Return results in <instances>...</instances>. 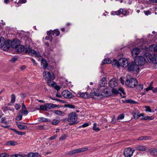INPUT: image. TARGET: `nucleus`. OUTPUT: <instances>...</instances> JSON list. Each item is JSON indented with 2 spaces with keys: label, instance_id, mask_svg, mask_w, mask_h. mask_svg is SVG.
<instances>
[{
  "label": "nucleus",
  "instance_id": "nucleus-61",
  "mask_svg": "<svg viewBox=\"0 0 157 157\" xmlns=\"http://www.w3.org/2000/svg\"><path fill=\"white\" fill-rule=\"evenodd\" d=\"M56 137V136H53L50 137L49 138H48V140L49 141H50V140H54Z\"/></svg>",
  "mask_w": 157,
  "mask_h": 157
},
{
  "label": "nucleus",
  "instance_id": "nucleus-43",
  "mask_svg": "<svg viewBox=\"0 0 157 157\" xmlns=\"http://www.w3.org/2000/svg\"><path fill=\"white\" fill-rule=\"evenodd\" d=\"M40 109L43 110H47V106H46V104H44V105H40Z\"/></svg>",
  "mask_w": 157,
  "mask_h": 157
},
{
  "label": "nucleus",
  "instance_id": "nucleus-1",
  "mask_svg": "<svg viewBox=\"0 0 157 157\" xmlns=\"http://www.w3.org/2000/svg\"><path fill=\"white\" fill-rule=\"evenodd\" d=\"M78 116L75 112L70 113L68 115L67 121L70 125H73L77 123Z\"/></svg>",
  "mask_w": 157,
  "mask_h": 157
},
{
  "label": "nucleus",
  "instance_id": "nucleus-47",
  "mask_svg": "<svg viewBox=\"0 0 157 157\" xmlns=\"http://www.w3.org/2000/svg\"><path fill=\"white\" fill-rule=\"evenodd\" d=\"M67 136L68 135L67 134L63 135L59 138V140L61 141L63 140L67 137Z\"/></svg>",
  "mask_w": 157,
  "mask_h": 157
},
{
  "label": "nucleus",
  "instance_id": "nucleus-8",
  "mask_svg": "<svg viewBox=\"0 0 157 157\" xmlns=\"http://www.w3.org/2000/svg\"><path fill=\"white\" fill-rule=\"evenodd\" d=\"M145 58L140 56H138L134 60V61L136 64L139 66H142L145 63Z\"/></svg>",
  "mask_w": 157,
  "mask_h": 157
},
{
  "label": "nucleus",
  "instance_id": "nucleus-40",
  "mask_svg": "<svg viewBox=\"0 0 157 157\" xmlns=\"http://www.w3.org/2000/svg\"><path fill=\"white\" fill-rule=\"evenodd\" d=\"M11 103H14L15 101L16 96L14 94H12L11 97Z\"/></svg>",
  "mask_w": 157,
  "mask_h": 157
},
{
  "label": "nucleus",
  "instance_id": "nucleus-13",
  "mask_svg": "<svg viewBox=\"0 0 157 157\" xmlns=\"http://www.w3.org/2000/svg\"><path fill=\"white\" fill-rule=\"evenodd\" d=\"M62 95L66 98H71L73 97V95L67 90H65L62 92Z\"/></svg>",
  "mask_w": 157,
  "mask_h": 157
},
{
  "label": "nucleus",
  "instance_id": "nucleus-4",
  "mask_svg": "<svg viewBox=\"0 0 157 157\" xmlns=\"http://www.w3.org/2000/svg\"><path fill=\"white\" fill-rule=\"evenodd\" d=\"M25 52L29 53L31 56H34L35 57L38 58L41 57L39 52L35 51L33 49H30L29 48H26L25 49Z\"/></svg>",
  "mask_w": 157,
  "mask_h": 157
},
{
  "label": "nucleus",
  "instance_id": "nucleus-51",
  "mask_svg": "<svg viewBox=\"0 0 157 157\" xmlns=\"http://www.w3.org/2000/svg\"><path fill=\"white\" fill-rule=\"evenodd\" d=\"M48 36H46L45 38L46 40H49L50 41L52 40V37L50 35H48Z\"/></svg>",
  "mask_w": 157,
  "mask_h": 157
},
{
  "label": "nucleus",
  "instance_id": "nucleus-36",
  "mask_svg": "<svg viewBox=\"0 0 157 157\" xmlns=\"http://www.w3.org/2000/svg\"><path fill=\"white\" fill-rule=\"evenodd\" d=\"M4 38L0 36V47H3L5 45Z\"/></svg>",
  "mask_w": 157,
  "mask_h": 157
},
{
  "label": "nucleus",
  "instance_id": "nucleus-19",
  "mask_svg": "<svg viewBox=\"0 0 157 157\" xmlns=\"http://www.w3.org/2000/svg\"><path fill=\"white\" fill-rule=\"evenodd\" d=\"M140 52V49L137 48H133L132 51V53L133 56H137Z\"/></svg>",
  "mask_w": 157,
  "mask_h": 157
},
{
  "label": "nucleus",
  "instance_id": "nucleus-18",
  "mask_svg": "<svg viewBox=\"0 0 157 157\" xmlns=\"http://www.w3.org/2000/svg\"><path fill=\"white\" fill-rule=\"evenodd\" d=\"M120 63H121V66L123 67H127L128 61L125 59H119Z\"/></svg>",
  "mask_w": 157,
  "mask_h": 157
},
{
  "label": "nucleus",
  "instance_id": "nucleus-9",
  "mask_svg": "<svg viewBox=\"0 0 157 157\" xmlns=\"http://www.w3.org/2000/svg\"><path fill=\"white\" fill-rule=\"evenodd\" d=\"M134 151L133 149L130 148H125L124 152V154L125 157H131L132 156Z\"/></svg>",
  "mask_w": 157,
  "mask_h": 157
},
{
  "label": "nucleus",
  "instance_id": "nucleus-64",
  "mask_svg": "<svg viewBox=\"0 0 157 157\" xmlns=\"http://www.w3.org/2000/svg\"><path fill=\"white\" fill-rule=\"evenodd\" d=\"M121 101L123 103H128V102H130V101L129 100H122Z\"/></svg>",
  "mask_w": 157,
  "mask_h": 157
},
{
  "label": "nucleus",
  "instance_id": "nucleus-7",
  "mask_svg": "<svg viewBox=\"0 0 157 157\" xmlns=\"http://www.w3.org/2000/svg\"><path fill=\"white\" fill-rule=\"evenodd\" d=\"M145 58L146 61L147 60L149 62H152L154 63H157V59L154 55H151L150 53L146 54Z\"/></svg>",
  "mask_w": 157,
  "mask_h": 157
},
{
  "label": "nucleus",
  "instance_id": "nucleus-23",
  "mask_svg": "<svg viewBox=\"0 0 157 157\" xmlns=\"http://www.w3.org/2000/svg\"><path fill=\"white\" fill-rule=\"evenodd\" d=\"M39 154L38 153L29 152L27 155L28 157H38Z\"/></svg>",
  "mask_w": 157,
  "mask_h": 157
},
{
  "label": "nucleus",
  "instance_id": "nucleus-53",
  "mask_svg": "<svg viewBox=\"0 0 157 157\" xmlns=\"http://www.w3.org/2000/svg\"><path fill=\"white\" fill-rule=\"evenodd\" d=\"M153 88V87L151 86V85H150L148 86L147 88L145 89V90L147 91H148L149 90H151Z\"/></svg>",
  "mask_w": 157,
  "mask_h": 157
},
{
  "label": "nucleus",
  "instance_id": "nucleus-49",
  "mask_svg": "<svg viewBox=\"0 0 157 157\" xmlns=\"http://www.w3.org/2000/svg\"><path fill=\"white\" fill-rule=\"evenodd\" d=\"M124 114L122 113L117 118V120H120L121 119H122L124 118Z\"/></svg>",
  "mask_w": 157,
  "mask_h": 157
},
{
  "label": "nucleus",
  "instance_id": "nucleus-60",
  "mask_svg": "<svg viewBox=\"0 0 157 157\" xmlns=\"http://www.w3.org/2000/svg\"><path fill=\"white\" fill-rule=\"evenodd\" d=\"M144 12L145 14L147 15H148L151 13V12L149 10L147 11H144Z\"/></svg>",
  "mask_w": 157,
  "mask_h": 157
},
{
  "label": "nucleus",
  "instance_id": "nucleus-38",
  "mask_svg": "<svg viewBox=\"0 0 157 157\" xmlns=\"http://www.w3.org/2000/svg\"><path fill=\"white\" fill-rule=\"evenodd\" d=\"M53 80H47L48 85L51 87H53L56 84V83L54 82H52Z\"/></svg>",
  "mask_w": 157,
  "mask_h": 157
},
{
  "label": "nucleus",
  "instance_id": "nucleus-48",
  "mask_svg": "<svg viewBox=\"0 0 157 157\" xmlns=\"http://www.w3.org/2000/svg\"><path fill=\"white\" fill-rule=\"evenodd\" d=\"M112 93L114 94H119V92L118 90L115 89L114 88H113V89L112 90Z\"/></svg>",
  "mask_w": 157,
  "mask_h": 157
},
{
  "label": "nucleus",
  "instance_id": "nucleus-56",
  "mask_svg": "<svg viewBox=\"0 0 157 157\" xmlns=\"http://www.w3.org/2000/svg\"><path fill=\"white\" fill-rule=\"evenodd\" d=\"M89 125V124L88 123H86L83 124L81 126H79V128L83 127L85 128L87 127Z\"/></svg>",
  "mask_w": 157,
  "mask_h": 157
},
{
  "label": "nucleus",
  "instance_id": "nucleus-24",
  "mask_svg": "<svg viewBox=\"0 0 157 157\" xmlns=\"http://www.w3.org/2000/svg\"><path fill=\"white\" fill-rule=\"evenodd\" d=\"M16 50L18 52H21L24 50L25 47L23 45L20 44L17 47V48H16Z\"/></svg>",
  "mask_w": 157,
  "mask_h": 157
},
{
  "label": "nucleus",
  "instance_id": "nucleus-32",
  "mask_svg": "<svg viewBox=\"0 0 157 157\" xmlns=\"http://www.w3.org/2000/svg\"><path fill=\"white\" fill-rule=\"evenodd\" d=\"M47 109H52L55 107V105L52 103H46Z\"/></svg>",
  "mask_w": 157,
  "mask_h": 157
},
{
  "label": "nucleus",
  "instance_id": "nucleus-30",
  "mask_svg": "<svg viewBox=\"0 0 157 157\" xmlns=\"http://www.w3.org/2000/svg\"><path fill=\"white\" fill-rule=\"evenodd\" d=\"M60 122V120L59 118H56L54 119L52 122V124L54 125H57Z\"/></svg>",
  "mask_w": 157,
  "mask_h": 157
},
{
  "label": "nucleus",
  "instance_id": "nucleus-20",
  "mask_svg": "<svg viewBox=\"0 0 157 157\" xmlns=\"http://www.w3.org/2000/svg\"><path fill=\"white\" fill-rule=\"evenodd\" d=\"M111 63L113 66H117V68H118L121 66V63L120 64V61H117L115 59H113Z\"/></svg>",
  "mask_w": 157,
  "mask_h": 157
},
{
  "label": "nucleus",
  "instance_id": "nucleus-27",
  "mask_svg": "<svg viewBox=\"0 0 157 157\" xmlns=\"http://www.w3.org/2000/svg\"><path fill=\"white\" fill-rule=\"evenodd\" d=\"M149 49L151 51L157 52V45H150L149 46Z\"/></svg>",
  "mask_w": 157,
  "mask_h": 157
},
{
  "label": "nucleus",
  "instance_id": "nucleus-6",
  "mask_svg": "<svg viewBox=\"0 0 157 157\" xmlns=\"http://www.w3.org/2000/svg\"><path fill=\"white\" fill-rule=\"evenodd\" d=\"M43 75L46 80H53L55 78V75L53 73L47 71H45L44 72Z\"/></svg>",
  "mask_w": 157,
  "mask_h": 157
},
{
  "label": "nucleus",
  "instance_id": "nucleus-44",
  "mask_svg": "<svg viewBox=\"0 0 157 157\" xmlns=\"http://www.w3.org/2000/svg\"><path fill=\"white\" fill-rule=\"evenodd\" d=\"M97 124L94 123L93 124V129L96 132L98 131V128L97 127Z\"/></svg>",
  "mask_w": 157,
  "mask_h": 157
},
{
  "label": "nucleus",
  "instance_id": "nucleus-55",
  "mask_svg": "<svg viewBox=\"0 0 157 157\" xmlns=\"http://www.w3.org/2000/svg\"><path fill=\"white\" fill-rule=\"evenodd\" d=\"M22 118V115H19L18 116H17L16 117V120L17 121H20L21 120Z\"/></svg>",
  "mask_w": 157,
  "mask_h": 157
},
{
  "label": "nucleus",
  "instance_id": "nucleus-45",
  "mask_svg": "<svg viewBox=\"0 0 157 157\" xmlns=\"http://www.w3.org/2000/svg\"><path fill=\"white\" fill-rule=\"evenodd\" d=\"M149 137H147V136H142L140 137L138 139V140H147L149 139Z\"/></svg>",
  "mask_w": 157,
  "mask_h": 157
},
{
  "label": "nucleus",
  "instance_id": "nucleus-2",
  "mask_svg": "<svg viewBox=\"0 0 157 157\" xmlns=\"http://www.w3.org/2000/svg\"><path fill=\"white\" fill-rule=\"evenodd\" d=\"M127 67L128 70L132 73L138 72L139 71V67L135 61L128 63L127 64Z\"/></svg>",
  "mask_w": 157,
  "mask_h": 157
},
{
  "label": "nucleus",
  "instance_id": "nucleus-37",
  "mask_svg": "<svg viewBox=\"0 0 157 157\" xmlns=\"http://www.w3.org/2000/svg\"><path fill=\"white\" fill-rule=\"evenodd\" d=\"M38 121L40 122H49L50 120H48V119L47 118L43 117H40L38 118Z\"/></svg>",
  "mask_w": 157,
  "mask_h": 157
},
{
  "label": "nucleus",
  "instance_id": "nucleus-33",
  "mask_svg": "<svg viewBox=\"0 0 157 157\" xmlns=\"http://www.w3.org/2000/svg\"><path fill=\"white\" fill-rule=\"evenodd\" d=\"M111 63V60L109 58L105 59L102 62V65L103 64H109Z\"/></svg>",
  "mask_w": 157,
  "mask_h": 157
},
{
  "label": "nucleus",
  "instance_id": "nucleus-52",
  "mask_svg": "<svg viewBox=\"0 0 157 157\" xmlns=\"http://www.w3.org/2000/svg\"><path fill=\"white\" fill-rule=\"evenodd\" d=\"M145 108L146 109L145 111H148L150 112H151V109L150 107L149 106H146Z\"/></svg>",
  "mask_w": 157,
  "mask_h": 157
},
{
  "label": "nucleus",
  "instance_id": "nucleus-63",
  "mask_svg": "<svg viewBox=\"0 0 157 157\" xmlns=\"http://www.w3.org/2000/svg\"><path fill=\"white\" fill-rule=\"evenodd\" d=\"M55 88L57 90V91H58L60 89V87L57 85L55 86Z\"/></svg>",
  "mask_w": 157,
  "mask_h": 157
},
{
  "label": "nucleus",
  "instance_id": "nucleus-58",
  "mask_svg": "<svg viewBox=\"0 0 157 157\" xmlns=\"http://www.w3.org/2000/svg\"><path fill=\"white\" fill-rule=\"evenodd\" d=\"M44 128V126L43 125H39L37 127V129L40 130H41Z\"/></svg>",
  "mask_w": 157,
  "mask_h": 157
},
{
  "label": "nucleus",
  "instance_id": "nucleus-34",
  "mask_svg": "<svg viewBox=\"0 0 157 157\" xmlns=\"http://www.w3.org/2000/svg\"><path fill=\"white\" fill-rule=\"evenodd\" d=\"M154 117L153 116H146L145 117L141 118V119L142 120H153L154 119Z\"/></svg>",
  "mask_w": 157,
  "mask_h": 157
},
{
  "label": "nucleus",
  "instance_id": "nucleus-17",
  "mask_svg": "<svg viewBox=\"0 0 157 157\" xmlns=\"http://www.w3.org/2000/svg\"><path fill=\"white\" fill-rule=\"evenodd\" d=\"M79 96L85 99L89 98L91 97H90V94H88L87 92H86L84 93H80L78 94Z\"/></svg>",
  "mask_w": 157,
  "mask_h": 157
},
{
  "label": "nucleus",
  "instance_id": "nucleus-22",
  "mask_svg": "<svg viewBox=\"0 0 157 157\" xmlns=\"http://www.w3.org/2000/svg\"><path fill=\"white\" fill-rule=\"evenodd\" d=\"M41 65L44 69L46 68L48 66L47 61L43 59L41 60Z\"/></svg>",
  "mask_w": 157,
  "mask_h": 157
},
{
  "label": "nucleus",
  "instance_id": "nucleus-12",
  "mask_svg": "<svg viewBox=\"0 0 157 157\" xmlns=\"http://www.w3.org/2000/svg\"><path fill=\"white\" fill-rule=\"evenodd\" d=\"M114 13L115 14L117 15H120L121 14H123L124 16L128 15L126 10L124 8L120 9L118 11H115L114 12Z\"/></svg>",
  "mask_w": 157,
  "mask_h": 157
},
{
  "label": "nucleus",
  "instance_id": "nucleus-3",
  "mask_svg": "<svg viewBox=\"0 0 157 157\" xmlns=\"http://www.w3.org/2000/svg\"><path fill=\"white\" fill-rule=\"evenodd\" d=\"M137 83V81L136 79L133 78L128 79L125 82V84L127 86L132 88L136 87Z\"/></svg>",
  "mask_w": 157,
  "mask_h": 157
},
{
  "label": "nucleus",
  "instance_id": "nucleus-5",
  "mask_svg": "<svg viewBox=\"0 0 157 157\" xmlns=\"http://www.w3.org/2000/svg\"><path fill=\"white\" fill-rule=\"evenodd\" d=\"M99 93V97L101 98L103 97L110 96L111 95V91L110 89L106 88L104 90H101Z\"/></svg>",
  "mask_w": 157,
  "mask_h": 157
},
{
  "label": "nucleus",
  "instance_id": "nucleus-57",
  "mask_svg": "<svg viewBox=\"0 0 157 157\" xmlns=\"http://www.w3.org/2000/svg\"><path fill=\"white\" fill-rule=\"evenodd\" d=\"M20 108V105L19 104H16L15 106V108L17 110H19Z\"/></svg>",
  "mask_w": 157,
  "mask_h": 157
},
{
  "label": "nucleus",
  "instance_id": "nucleus-21",
  "mask_svg": "<svg viewBox=\"0 0 157 157\" xmlns=\"http://www.w3.org/2000/svg\"><path fill=\"white\" fill-rule=\"evenodd\" d=\"M149 153L152 155H157V149L155 148H151L148 151Z\"/></svg>",
  "mask_w": 157,
  "mask_h": 157
},
{
  "label": "nucleus",
  "instance_id": "nucleus-42",
  "mask_svg": "<svg viewBox=\"0 0 157 157\" xmlns=\"http://www.w3.org/2000/svg\"><path fill=\"white\" fill-rule=\"evenodd\" d=\"M65 106L66 107L70 109H74L75 108V106L72 104H67L65 105Z\"/></svg>",
  "mask_w": 157,
  "mask_h": 157
},
{
  "label": "nucleus",
  "instance_id": "nucleus-35",
  "mask_svg": "<svg viewBox=\"0 0 157 157\" xmlns=\"http://www.w3.org/2000/svg\"><path fill=\"white\" fill-rule=\"evenodd\" d=\"M138 150L141 151H145L146 149V147L144 146H139L137 148Z\"/></svg>",
  "mask_w": 157,
  "mask_h": 157
},
{
  "label": "nucleus",
  "instance_id": "nucleus-29",
  "mask_svg": "<svg viewBox=\"0 0 157 157\" xmlns=\"http://www.w3.org/2000/svg\"><path fill=\"white\" fill-rule=\"evenodd\" d=\"M132 113L134 119L137 120L140 117L139 113H136L133 111L132 112Z\"/></svg>",
  "mask_w": 157,
  "mask_h": 157
},
{
  "label": "nucleus",
  "instance_id": "nucleus-10",
  "mask_svg": "<svg viewBox=\"0 0 157 157\" xmlns=\"http://www.w3.org/2000/svg\"><path fill=\"white\" fill-rule=\"evenodd\" d=\"M88 149V148L85 147L73 150L68 152V154L69 155H71L75 153L83 152L87 150Z\"/></svg>",
  "mask_w": 157,
  "mask_h": 157
},
{
  "label": "nucleus",
  "instance_id": "nucleus-26",
  "mask_svg": "<svg viewBox=\"0 0 157 157\" xmlns=\"http://www.w3.org/2000/svg\"><path fill=\"white\" fill-rule=\"evenodd\" d=\"M17 142L14 141H10L7 142L6 144L8 146H15L17 144Z\"/></svg>",
  "mask_w": 157,
  "mask_h": 157
},
{
  "label": "nucleus",
  "instance_id": "nucleus-31",
  "mask_svg": "<svg viewBox=\"0 0 157 157\" xmlns=\"http://www.w3.org/2000/svg\"><path fill=\"white\" fill-rule=\"evenodd\" d=\"M27 155L26 154H14L12 155V157H26Z\"/></svg>",
  "mask_w": 157,
  "mask_h": 157
},
{
  "label": "nucleus",
  "instance_id": "nucleus-41",
  "mask_svg": "<svg viewBox=\"0 0 157 157\" xmlns=\"http://www.w3.org/2000/svg\"><path fill=\"white\" fill-rule=\"evenodd\" d=\"M136 86V89L139 90H141L143 88V86L142 84H137Z\"/></svg>",
  "mask_w": 157,
  "mask_h": 157
},
{
  "label": "nucleus",
  "instance_id": "nucleus-25",
  "mask_svg": "<svg viewBox=\"0 0 157 157\" xmlns=\"http://www.w3.org/2000/svg\"><path fill=\"white\" fill-rule=\"evenodd\" d=\"M16 124L17 127L20 129H26L27 128V127L26 125L19 124L17 122L16 123Z\"/></svg>",
  "mask_w": 157,
  "mask_h": 157
},
{
  "label": "nucleus",
  "instance_id": "nucleus-62",
  "mask_svg": "<svg viewBox=\"0 0 157 157\" xmlns=\"http://www.w3.org/2000/svg\"><path fill=\"white\" fill-rule=\"evenodd\" d=\"M17 60V59L15 58H12L10 60L12 62H15Z\"/></svg>",
  "mask_w": 157,
  "mask_h": 157
},
{
  "label": "nucleus",
  "instance_id": "nucleus-28",
  "mask_svg": "<svg viewBox=\"0 0 157 157\" xmlns=\"http://www.w3.org/2000/svg\"><path fill=\"white\" fill-rule=\"evenodd\" d=\"M11 129L18 135H23L25 134V132L19 131L15 128H12Z\"/></svg>",
  "mask_w": 157,
  "mask_h": 157
},
{
  "label": "nucleus",
  "instance_id": "nucleus-14",
  "mask_svg": "<svg viewBox=\"0 0 157 157\" xmlns=\"http://www.w3.org/2000/svg\"><path fill=\"white\" fill-rule=\"evenodd\" d=\"M20 44V41L17 39H14L12 42L11 46L12 48H15V49L17 48L18 45Z\"/></svg>",
  "mask_w": 157,
  "mask_h": 157
},
{
  "label": "nucleus",
  "instance_id": "nucleus-46",
  "mask_svg": "<svg viewBox=\"0 0 157 157\" xmlns=\"http://www.w3.org/2000/svg\"><path fill=\"white\" fill-rule=\"evenodd\" d=\"M90 98H92L93 97H94L95 96H98V94L97 93L95 92L94 91H92L90 94Z\"/></svg>",
  "mask_w": 157,
  "mask_h": 157
},
{
  "label": "nucleus",
  "instance_id": "nucleus-11",
  "mask_svg": "<svg viewBox=\"0 0 157 157\" xmlns=\"http://www.w3.org/2000/svg\"><path fill=\"white\" fill-rule=\"evenodd\" d=\"M109 86L111 88H114L118 85V81L115 78L111 79L109 82Z\"/></svg>",
  "mask_w": 157,
  "mask_h": 157
},
{
  "label": "nucleus",
  "instance_id": "nucleus-59",
  "mask_svg": "<svg viewBox=\"0 0 157 157\" xmlns=\"http://www.w3.org/2000/svg\"><path fill=\"white\" fill-rule=\"evenodd\" d=\"M119 91L121 92L124 95H125V93L124 89L122 88H120L119 89Z\"/></svg>",
  "mask_w": 157,
  "mask_h": 157
},
{
  "label": "nucleus",
  "instance_id": "nucleus-16",
  "mask_svg": "<svg viewBox=\"0 0 157 157\" xmlns=\"http://www.w3.org/2000/svg\"><path fill=\"white\" fill-rule=\"evenodd\" d=\"M107 84V81L105 77H103L100 80L99 85L100 87H104Z\"/></svg>",
  "mask_w": 157,
  "mask_h": 157
},
{
  "label": "nucleus",
  "instance_id": "nucleus-15",
  "mask_svg": "<svg viewBox=\"0 0 157 157\" xmlns=\"http://www.w3.org/2000/svg\"><path fill=\"white\" fill-rule=\"evenodd\" d=\"M48 35H52L54 36L55 35L56 36H59L60 34V32L58 29H55L53 31H48L47 32Z\"/></svg>",
  "mask_w": 157,
  "mask_h": 157
},
{
  "label": "nucleus",
  "instance_id": "nucleus-39",
  "mask_svg": "<svg viewBox=\"0 0 157 157\" xmlns=\"http://www.w3.org/2000/svg\"><path fill=\"white\" fill-rule=\"evenodd\" d=\"M54 113L58 115H61L62 116L63 115L64 113L63 112L60 110H55L54 111Z\"/></svg>",
  "mask_w": 157,
  "mask_h": 157
},
{
  "label": "nucleus",
  "instance_id": "nucleus-54",
  "mask_svg": "<svg viewBox=\"0 0 157 157\" xmlns=\"http://www.w3.org/2000/svg\"><path fill=\"white\" fill-rule=\"evenodd\" d=\"M116 119L115 118V116H113V117L112 118L111 121H110L112 124H115L116 123Z\"/></svg>",
  "mask_w": 157,
  "mask_h": 157
},
{
  "label": "nucleus",
  "instance_id": "nucleus-50",
  "mask_svg": "<svg viewBox=\"0 0 157 157\" xmlns=\"http://www.w3.org/2000/svg\"><path fill=\"white\" fill-rule=\"evenodd\" d=\"M9 154L5 153H3L0 154V157H8Z\"/></svg>",
  "mask_w": 157,
  "mask_h": 157
}]
</instances>
